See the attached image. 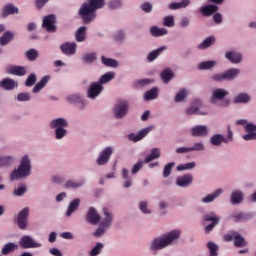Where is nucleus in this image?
Segmentation results:
<instances>
[{"mask_svg":"<svg viewBox=\"0 0 256 256\" xmlns=\"http://www.w3.org/2000/svg\"><path fill=\"white\" fill-rule=\"evenodd\" d=\"M194 180L192 174H186L177 178V185L182 188L189 187Z\"/></svg>","mask_w":256,"mask_h":256,"instance_id":"18","label":"nucleus"},{"mask_svg":"<svg viewBox=\"0 0 256 256\" xmlns=\"http://www.w3.org/2000/svg\"><path fill=\"white\" fill-rule=\"evenodd\" d=\"M39 57V53L37 52L36 49H30L26 52V58L33 62Z\"/></svg>","mask_w":256,"mask_h":256,"instance_id":"50","label":"nucleus"},{"mask_svg":"<svg viewBox=\"0 0 256 256\" xmlns=\"http://www.w3.org/2000/svg\"><path fill=\"white\" fill-rule=\"evenodd\" d=\"M82 60L85 64H92L97 60L96 53H86L83 55Z\"/></svg>","mask_w":256,"mask_h":256,"instance_id":"47","label":"nucleus"},{"mask_svg":"<svg viewBox=\"0 0 256 256\" xmlns=\"http://www.w3.org/2000/svg\"><path fill=\"white\" fill-rule=\"evenodd\" d=\"M101 60L106 67L117 68L118 66V62L115 59L106 58L105 56H102Z\"/></svg>","mask_w":256,"mask_h":256,"instance_id":"48","label":"nucleus"},{"mask_svg":"<svg viewBox=\"0 0 256 256\" xmlns=\"http://www.w3.org/2000/svg\"><path fill=\"white\" fill-rule=\"evenodd\" d=\"M84 184V181L81 180L79 182H76V181H73V180H69L67 181L65 187L68 189V188H74V189H77V188H80L82 187Z\"/></svg>","mask_w":256,"mask_h":256,"instance_id":"51","label":"nucleus"},{"mask_svg":"<svg viewBox=\"0 0 256 256\" xmlns=\"http://www.w3.org/2000/svg\"><path fill=\"white\" fill-rule=\"evenodd\" d=\"M50 126L52 129L67 128L68 122L64 118H57L51 121Z\"/></svg>","mask_w":256,"mask_h":256,"instance_id":"30","label":"nucleus"},{"mask_svg":"<svg viewBox=\"0 0 256 256\" xmlns=\"http://www.w3.org/2000/svg\"><path fill=\"white\" fill-rule=\"evenodd\" d=\"M86 220L92 225H97L101 221V216L95 207H90L89 211L87 212Z\"/></svg>","mask_w":256,"mask_h":256,"instance_id":"13","label":"nucleus"},{"mask_svg":"<svg viewBox=\"0 0 256 256\" xmlns=\"http://www.w3.org/2000/svg\"><path fill=\"white\" fill-rule=\"evenodd\" d=\"M164 26L168 28H172L175 26L174 16L169 15L164 18Z\"/></svg>","mask_w":256,"mask_h":256,"instance_id":"55","label":"nucleus"},{"mask_svg":"<svg viewBox=\"0 0 256 256\" xmlns=\"http://www.w3.org/2000/svg\"><path fill=\"white\" fill-rule=\"evenodd\" d=\"M77 44L75 42H67L61 45V51L66 56H72L76 54Z\"/></svg>","mask_w":256,"mask_h":256,"instance_id":"16","label":"nucleus"},{"mask_svg":"<svg viewBox=\"0 0 256 256\" xmlns=\"http://www.w3.org/2000/svg\"><path fill=\"white\" fill-rule=\"evenodd\" d=\"M216 61L214 60H210V61H204L199 63L198 65V69L200 71H208V70H212L213 68H215L216 66Z\"/></svg>","mask_w":256,"mask_h":256,"instance_id":"35","label":"nucleus"},{"mask_svg":"<svg viewBox=\"0 0 256 256\" xmlns=\"http://www.w3.org/2000/svg\"><path fill=\"white\" fill-rule=\"evenodd\" d=\"M226 58L233 64H239L242 62V56L240 53L236 52H227Z\"/></svg>","mask_w":256,"mask_h":256,"instance_id":"31","label":"nucleus"},{"mask_svg":"<svg viewBox=\"0 0 256 256\" xmlns=\"http://www.w3.org/2000/svg\"><path fill=\"white\" fill-rule=\"evenodd\" d=\"M190 4V0H182L181 2H173L170 4L169 8L170 10H179L187 8Z\"/></svg>","mask_w":256,"mask_h":256,"instance_id":"40","label":"nucleus"},{"mask_svg":"<svg viewBox=\"0 0 256 256\" xmlns=\"http://www.w3.org/2000/svg\"><path fill=\"white\" fill-rule=\"evenodd\" d=\"M196 166L195 162H189L185 164H180L177 166L178 171L192 170Z\"/></svg>","mask_w":256,"mask_h":256,"instance_id":"52","label":"nucleus"},{"mask_svg":"<svg viewBox=\"0 0 256 256\" xmlns=\"http://www.w3.org/2000/svg\"><path fill=\"white\" fill-rule=\"evenodd\" d=\"M161 157L160 154V149L159 148H153L151 151V154H149L146 158H145V163L148 164L156 159H159Z\"/></svg>","mask_w":256,"mask_h":256,"instance_id":"39","label":"nucleus"},{"mask_svg":"<svg viewBox=\"0 0 256 256\" xmlns=\"http://www.w3.org/2000/svg\"><path fill=\"white\" fill-rule=\"evenodd\" d=\"M174 77V73L169 68H166L161 73V79L163 80L164 84H168Z\"/></svg>","mask_w":256,"mask_h":256,"instance_id":"36","label":"nucleus"},{"mask_svg":"<svg viewBox=\"0 0 256 256\" xmlns=\"http://www.w3.org/2000/svg\"><path fill=\"white\" fill-rule=\"evenodd\" d=\"M8 73L14 76L23 77L26 75L27 70L24 66H12L8 69Z\"/></svg>","mask_w":256,"mask_h":256,"instance_id":"24","label":"nucleus"},{"mask_svg":"<svg viewBox=\"0 0 256 256\" xmlns=\"http://www.w3.org/2000/svg\"><path fill=\"white\" fill-rule=\"evenodd\" d=\"M223 193V189H217L214 193L207 195L203 198V203H212Z\"/></svg>","mask_w":256,"mask_h":256,"instance_id":"41","label":"nucleus"},{"mask_svg":"<svg viewBox=\"0 0 256 256\" xmlns=\"http://www.w3.org/2000/svg\"><path fill=\"white\" fill-rule=\"evenodd\" d=\"M194 103H195L196 106H191L186 111L188 116H192V115H195V114L202 115V116L207 115V112H203V111L199 110V107L202 104V101L200 99L195 100Z\"/></svg>","mask_w":256,"mask_h":256,"instance_id":"20","label":"nucleus"},{"mask_svg":"<svg viewBox=\"0 0 256 256\" xmlns=\"http://www.w3.org/2000/svg\"><path fill=\"white\" fill-rule=\"evenodd\" d=\"M240 74V69L238 68H232L224 72V79L226 81H232L236 79Z\"/></svg>","mask_w":256,"mask_h":256,"instance_id":"28","label":"nucleus"},{"mask_svg":"<svg viewBox=\"0 0 256 256\" xmlns=\"http://www.w3.org/2000/svg\"><path fill=\"white\" fill-rule=\"evenodd\" d=\"M18 13H19V9L14 4L7 3L2 8L1 17L7 18L8 16L15 15V14L17 15Z\"/></svg>","mask_w":256,"mask_h":256,"instance_id":"15","label":"nucleus"},{"mask_svg":"<svg viewBox=\"0 0 256 256\" xmlns=\"http://www.w3.org/2000/svg\"><path fill=\"white\" fill-rule=\"evenodd\" d=\"M229 95V92L222 88H217L213 90L212 101L219 100L222 101L226 96Z\"/></svg>","mask_w":256,"mask_h":256,"instance_id":"25","label":"nucleus"},{"mask_svg":"<svg viewBox=\"0 0 256 256\" xmlns=\"http://www.w3.org/2000/svg\"><path fill=\"white\" fill-rule=\"evenodd\" d=\"M128 109H129L128 101H126V100H119L117 102V104L115 105V108H114L115 117L117 119L124 118L127 115V113H128Z\"/></svg>","mask_w":256,"mask_h":256,"instance_id":"8","label":"nucleus"},{"mask_svg":"<svg viewBox=\"0 0 256 256\" xmlns=\"http://www.w3.org/2000/svg\"><path fill=\"white\" fill-rule=\"evenodd\" d=\"M0 87L6 91H11L17 87V83L11 78H5L0 82Z\"/></svg>","mask_w":256,"mask_h":256,"instance_id":"22","label":"nucleus"},{"mask_svg":"<svg viewBox=\"0 0 256 256\" xmlns=\"http://www.w3.org/2000/svg\"><path fill=\"white\" fill-rule=\"evenodd\" d=\"M67 134V130L64 127H58L55 130V135L57 140H61Z\"/></svg>","mask_w":256,"mask_h":256,"instance_id":"54","label":"nucleus"},{"mask_svg":"<svg viewBox=\"0 0 256 256\" xmlns=\"http://www.w3.org/2000/svg\"><path fill=\"white\" fill-rule=\"evenodd\" d=\"M36 80H37L36 75L35 74H30L26 83H25L26 87H32L33 85H35Z\"/></svg>","mask_w":256,"mask_h":256,"instance_id":"61","label":"nucleus"},{"mask_svg":"<svg viewBox=\"0 0 256 256\" xmlns=\"http://www.w3.org/2000/svg\"><path fill=\"white\" fill-rule=\"evenodd\" d=\"M31 174V161L28 155H25L22 160L21 164L18 169H15L12 174L10 175V180L16 181L22 178H26Z\"/></svg>","mask_w":256,"mask_h":256,"instance_id":"3","label":"nucleus"},{"mask_svg":"<svg viewBox=\"0 0 256 256\" xmlns=\"http://www.w3.org/2000/svg\"><path fill=\"white\" fill-rule=\"evenodd\" d=\"M141 9L145 13H151L152 12V5L149 2H145L142 4Z\"/></svg>","mask_w":256,"mask_h":256,"instance_id":"64","label":"nucleus"},{"mask_svg":"<svg viewBox=\"0 0 256 256\" xmlns=\"http://www.w3.org/2000/svg\"><path fill=\"white\" fill-rule=\"evenodd\" d=\"M55 24H56V16L51 14L44 17L42 27L48 33H55L57 31V27L55 26Z\"/></svg>","mask_w":256,"mask_h":256,"instance_id":"9","label":"nucleus"},{"mask_svg":"<svg viewBox=\"0 0 256 256\" xmlns=\"http://www.w3.org/2000/svg\"><path fill=\"white\" fill-rule=\"evenodd\" d=\"M249 218H250V215L244 212H234L232 214V219L236 223L248 221Z\"/></svg>","mask_w":256,"mask_h":256,"instance_id":"32","label":"nucleus"},{"mask_svg":"<svg viewBox=\"0 0 256 256\" xmlns=\"http://www.w3.org/2000/svg\"><path fill=\"white\" fill-rule=\"evenodd\" d=\"M158 93H159V90L157 87L151 89V90H148L146 93H145V96H144V99L146 101H151V100H155L157 99L158 97Z\"/></svg>","mask_w":256,"mask_h":256,"instance_id":"43","label":"nucleus"},{"mask_svg":"<svg viewBox=\"0 0 256 256\" xmlns=\"http://www.w3.org/2000/svg\"><path fill=\"white\" fill-rule=\"evenodd\" d=\"M86 31H87V27L82 26L80 27L77 32H76V40L78 43H82L85 41L86 39Z\"/></svg>","mask_w":256,"mask_h":256,"instance_id":"42","label":"nucleus"},{"mask_svg":"<svg viewBox=\"0 0 256 256\" xmlns=\"http://www.w3.org/2000/svg\"><path fill=\"white\" fill-rule=\"evenodd\" d=\"M105 5V0H88L84 3L79 10V16L84 24L92 23L96 18V11L104 8Z\"/></svg>","mask_w":256,"mask_h":256,"instance_id":"1","label":"nucleus"},{"mask_svg":"<svg viewBox=\"0 0 256 256\" xmlns=\"http://www.w3.org/2000/svg\"><path fill=\"white\" fill-rule=\"evenodd\" d=\"M219 11V7L215 4H210L201 7L200 12L204 17H210Z\"/></svg>","mask_w":256,"mask_h":256,"instance_id":"19","label":"nucleus"},{"mask_svg":"<svg viewBox=\"0 0 256 256\" xmlns=\"http://www.w3.org/2000/svg\"><path fill=\"white\" fill-rule=\"evenodd\" d=\"M210 142L213 146H216V147L221 146L222 143L228 144L230 142H233V132L230 130V127H229L227 137H225L222 134H215L212 136Z\"/></svg>","mask_w":256,"mask_h":256,"instance_id":"7","label":"nucleus"},{"mask_svg":"<svg viewBox=\"0 0 256 256\" xmlns=\"http://www.w3.org/2000/svg\"><path fill=\"white\" fill-rule=\"evenodd\" d=\"M125 38H126V35H125L124 31L121 30V31H118V32L115 34L114 40H115V42H117V43H123L124 40H125Z\"/></svg>","mask_w":256,"mask_h":256,"instance_id":"57","label":"nucleus"},{"mask_svg":"<svg viewBox=\"0 0 256 256\" xmlns=\"http://www.w3.org/2000/svg\"><path fill=\"white\" fill-rule=\"evenodd\" d=\"M20 245L23 249L40 248L42 246L41 243L35 242L34 239L29 235H24L21 238Z\"/></svg>","mask_w":256,"mask_h":256,"instance_id":"12","label":"nucleus"},{"mask_svg":"<svg viewBox=\"0 0 256 256\" xmlns=\"http://www.w3.org/2000/svg\"><path fill=\"white\" fill-rule=\"evenodd\" d=\"M165 50H166V47H160V48H158V49H156V50L150 52L149 55H148V60H149V62L155 61V60L159 57V55H160L163 51H165Z\"/></svg>","mask_w":256,"mask_h":256,"instance_id":"45","label":"nucleus"},{"mask_svg":"<svg viewBox=\"0 0 256 256\" xmlns=\"http://www.w3.org/2000/svg\"><path fill=\"white\" fill-rule=\"evenodd\" d=\"M256 125L250 123V124H246V132H248V134L242 136V139H244L245 141H251V140H256Z\"/></svg>","mask_w":256,"mask_h":256,"instance_id":"21","label":"nucleus"},{"mask_svg":"<svg viewBox=\"0 0 256 256\" xmlns=\"http://www.w3.org/2000/svg\"><path fill=\"white\" fill-rule=\"evenodd\" d=\"M150 33L153 37H162L167 35L168 31L166 28H159L157 26H153L150 29Z\"/></svg>","mask_w":256,"mask_h":256,"instance_id":"38","label":"nucleus"},{"mask_svg":"<svg viewBox=\"0 0 256 256\" xmlns=\"http://www.w3.org/2000/svg\"><path fill=\"white\" fill-rule=\"evenodd\" d=\"M186 97H187V91H186L185 89H182V90L176 95L175 101H176L177 103H180V102H182Z\"/></svg>","mask_w":256,"mask_h":256,"instance_id":"60","label":"nucleus"},{"mask_svg":"<svg viewBox=\"0 0 256 256\" xmlns=\"http://www.w3.org/2000/svg\"><path fill=\"white\" fill-rule=\"evenodd\" d=\"M251 101V96L247 93H240L234 99L235 104H248Z\"/></svg>","mask_w":256,"mask_h":256,"instance_id":"34","label":"nucleus"},{"mask_svg":"<svg viewBox=\"0 0 256 256\" xmlns=\"http://www.w3.org/2000/svg\"><path fill=\"white\" fill-rule=\"evenodd\" d=\"M29 213L30 208L25 207L19 212L17 216V224L21 230H25L27 228Z\"/></svg>","mask_w":256,"mask_h":256,"instance_id":"10","label":"nucleus"},{"mask_svg":"<svg viewBox=\"0 0 256 256\" xmlns=\"http://www.w3.org/2000/svg\"><path fill=\"white\" fill-rule=\"evenodd\" d=\"M244 200V194L241 190H235L233 191L231 195V203L233 205L241 204Z\"/></svg>","mask_w":256,"mask_h":256,"instance_id":"26","label":"nucleus"},{"mask_svg":"<svg viewBox=\"0 0 256 256\" xmlns=\"http://www.w3.org/2000/svg\"><path fill=\"white\" fill-rule=\"evenodd\" d=\"M80 206V199L76 198L70 202L68 210L66 212V216L70 217L73 213L77 211Z\"/></svg>","mask_w":256,"mask_h":256,"instance_id":"33","label":"nucleus"},{"mask_svg":"<svg viewBox=\"0 0 256 256\" xmlns=\"http://www.w3.org/2000/svg\"><path fill=\"white\" fill-rule=\"evenodd\" d=\"M115 78V73L114 72H108L104 75H102L101 79L99 80V84L104 85L109 83Z\"/></svg>","mask_w":256,"mask_h":256,"instance_id":"46","label":"nucleus"},{"mask_svg":"<svg viewBox=\"0 0 256 256\" xmlns=\"http://www.w3.org/2000/svg\"><path fill=\"white\" fill-rule=\"evenodd\" d=\"M30 99H31L30 93H19L17 95V100L19 102H27V101H30Z\"/></svg>","mask_w":256,"mask_h":256,"instance_id":"59","label":"nucleus"},{"mask_svg":"<svg viewBox=\"0 0 256 256\" xmlns=\"http://www.w3.org/2000/svg\"><path fill=\"white\" fill-rule=\"evenodd\" d=\"M214 42H215L214 36H210V37L206 38L203 41V43H201L199 45V49L200 50H206V49L210 48L214 44Z\"/></svg>","mask_w":256,"mask_h":256,"instance_id":"44","label":"nucleus"},{"mask_svg":"<svg viewBox=\"0 0 256 256\" xmlns=\"http://www.w3.org/2000/svg\"><path fill=\"white\" fill-rule=\"evenodd\" d=\"M207 247L210 251V256H218L219 246L213 241H209Z\"/></svg>","mask_w":256,"mask_h":256,"instance_id":"49","label":"nucleus"},{"mask_svg":"<svg viewBox=\"0 0 256 256\" xmlns=\"http://www.w3.org/2000/svg\"><path fill=\"white\" fill-rule=\"evenodd\" d=\"M113 154V151H112V148L111 147H107L105 148L102 153L100 154L98 160H97V164L99 166H104L106 165L109 160H110V157L112 156Z\"/></svg>","mask_w":256,"mask_h":256,"instance_id":"14","label":"nucleus"},{"mask_svg":"<svg viewBox=\"0 0 256 256\" xmlns=\"http://www.w3.org/2000/svg\"><path fill=\"white\" fill-rule=\"evenodd\" d=\"M151 129L150 128H145L140 130L137 134L136 133H131L129 134V140L133 141L134 143H137L144 139L149 133Z\"/></svg>","mask_w":256,"mask_h":256,"instance_id":"17","label":"nucleus"},{"mask_svg":"<svg viewBox=\"0 0 256 256\" xmlns=\"http://www.w3.org/2000/svg\"><path fill=\"white\" fill-rule=\"evenodd\" d=\"M180 234H181L180 230L176 229V230L169 232L166 235L155 238L150 245V250L151 251H159V250H162V249L168 247L175 240L180 238Z\"/></svg>","mask_w":256,"mask_h":256,"instance_id":"2","label":"nucleus"},{"mask_svg":"<svg viewBox=\"0 0 256 256\" xmlns=\"http://www.w3.org/2000/svg\"><path fill=\"white\" fill-rule=\"evenodd\" d=\"M16 250H18V245L13 242H8L2 248L1 253H2V255L7 256V255L15 252Z\"/></svg>","mask_w":256,"mask_h":256,"instance_id":"27","label":"nucleus"},{"mask_svg":"<svg viewBox=\"0 0 256 256\" xmlns=\"http://www.w3.org/2000/svg\"><path fill=\"white\" fill-rule=\"evenodd\" d=\"M220 217L216 215L215 212L207 213L204 215L203 224L205 227V232L207 234L211 233L212 230L219 224Z\"/></svg>","mask_w":256,"mask_h":256,"instance_id":"6","label":"nucleus"},{"mask_svg":"<svg viewBox=\"0 0 256 256\" xmlns=\"http://www.w3.org/2000/svg\"><path fill=\"white\" fill-rule=\"evenodd\" d=\"M143 167V162L140 160L139 162H137L133 169H132V174L136 175Z\"/></svg>","mask_w":256,"mask_h":256,"instance_id":"63","label":"nucleus"},{"mask_svg":"<svg viewBox=\"0 0 256 256\" xmlns=\"http://www.w3.org/2000/svg\"><path fill=\"white\" fill-rule=\"evenodd\" d=\"M103 86L99 82H93L91 83L89 89H88V94L87 97L89 99H96L103 91Z\"/></svg>","mask_w":256,"mask_h":256,"instance_id":"11","label":"nucleus"},{"mask_svg":"<svg viewBox=\"0 0 256 256\" xmlns=\"http://www.w3.org/2000/svg\"><path fill=\"white\" fill-rule=\"evenodd\" d=\"M103 215L105 216V218L100 222V227L94 232V236L97 238L104 235L106 229L110 228L111 223L113 222V214L109 210V208H103Z\"/></svg>","mask_w":256,"mask_h":256,"instance_id":"4","label":"nucleus"},{"mask_svg":"<svg viewBox=\"0 0 256 256\" xmlns=\"http://www.w3.org/2000/svg\"><path fill=\"white\" fill-rule=\"evenodd\" d=\"M175 166V163L174 162H170L168 163L165 168H164V171H163V175L165 178L169 177L171 175V172H172V168Z\"/></svg>","mask_w":256,"mask_h":256,"instance_id":"56","label":"nucleus"},{"mask_svg":"<svg viewBox=\"0 0 256 256\" xmlns=\"http://www.w3.org/2000/svg\"><path fill=\"white\" fill-rule=\"evenodd\" d=\"M14 39V33L11 31H6L1 37H0V46L4 47L7 46L11 41Z\"/></svg>","mask_w":256,"mask_h":256,"instance_id":"29","label":"nucleus"},{"mask_svg":"<svg viewBox=\"0 0 256 256\" xmlns=\"http://www.w3.org/2000/svg\"><path fill=\"white\" fill-rule=\"evenodd\" d=\"M50 77L49 76H44L33 88V93L37 94L39 93L45 86L46 84L49 82Z\"/></svg>","mask_w":256,"mask_h":256,"instance_id":"37","label":"nucleus"},{"mask_svg":"<svg viewBox=\"0 0 256 256\" xmlns=\"http://www.w3.org/2000/svg\"><path fill=\"white\" fill-rule=\"evenodd\" d=\"M109 7L112 9V10H117V9H120L122 7V3L120 0H113L109 3Z\"/></svg>","mask_w":256,"mask_h":256,"instance_id":"62","label":"nucleus"},{"mask_svg":"<svg viewBox=\"0 0 256 256\" xmlns=\"http://www.w3.org/2000/svg\"><path fill=\"white\" fill-rule=\"evenodd\" d=\"M152 83H154V80L146 78V79H140V80H138V81L136 82V85H137L138 87H145V86L150 85V84H152Z\"/></svg>","mask_w":256,"mask_h":256,"instance_id":"58","label":"nucleus"},{"mask_svg":"<svg viewBox=\"0 0 256 256\" xmlns=\"http://www.w3.org/2000/svg\"><path fill=\"white\" fill-rule=\"evenodd\" d=\"M104 244L98 242L97 245L90 251V256H98L103 249Z\"/></svg>","mask_w":256,"mask_h":256,"instance_id":"53","label":"nucleus"},{"mask_svg":"<svg viewBox=\"0 0 256 256\" xmlns=\"http://www.w3.org/2000/svg\"><path fill=\"white\" fill-rule=\"evenodd\" d=\"M234 240V245L237 248H244L248 245L246 239L237 231H231L224 235V241L231 242Z\"/></svg>","mask_w":256,"mask_h":256,"instance_id":"5","label":"nucleus"},{"mask_svg":"<svg viewBox=\"0 0 256 256\" xmlns=\"http://www.w3.org/2000/svg\"><path fill=\"white\" fill-rule=\"evenodd\" d=\"M191 133L194 137H203L207 136L208 129L205 125H198L192 128Z\"/></svg>","mask_w":256,"mask_h":256,"instance_id":"23","label":"nucleus"}]
</instances>
